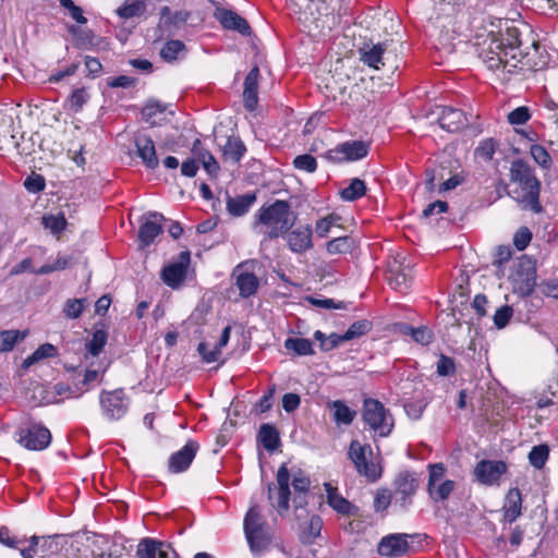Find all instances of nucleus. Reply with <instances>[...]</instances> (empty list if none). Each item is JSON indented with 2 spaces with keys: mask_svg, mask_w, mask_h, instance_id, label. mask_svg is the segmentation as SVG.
<instances>
[{
  "mask_svg": "<svg viewBox=\"0 0 558 558\" xmlns=\"http://www.w3.org/2000/svg\"><path fill=\"white\" fill-rule=\"evenodd\" d=\"M306 301L316 307H323L326 310H345L347 304L342 301H335L332 299H318L314 296H307Z\"/></svg>",
  "mask_w": 558,
  "mask_h": 558,
  "instance_id": "obj_54",
  "label": "nucleus"
},
{
  "mask_svg": "<svg viewBox=\"0 0 558 558\" xmlns=\"http://www.w3.org/2000/svg\"><path fill=\"white\" fill-rule=\"evenodd\" d=\"M327 504L339 514L350 515L355 507L345 499L331 483L324 484Z\"/></svg>",
  "mask_w": 558,
  "mask_h": 558,
  "instance_id": "obj_26",
  "label": "nucleus"
},
{
  "mask_svg": "<svg viewBox=\"0 0 558 558\" xmlns=\"http://www.w3.org/2000/svg\"><path fill=\"white\" fill-rule=\"evenodd\" d=\"M185 52V45L178 39L167 41L160 50V56L163 60L171 62L177 60L180 54Z\"/></svg>",
  "mask_w": 558,
  "mask_h": 558,
  "instance_id": "obj_42",
  "label": "nucleus"
},
{
  "mask_svg": "<svg viewBox=\"0 0 558 558\" xmlns=\"http://www.w3.org/2000/svg\"><path fill=\"white\" fill-rule=\"evenodd\" d=\"M296 214L287 201L263 205L255 214L254 227L270 240L286 235L295 225Z\"/></svg>",
  "mask_w": 558,
  "mask_h": 558,
  "instance_id": "obj_2",
  "label": "nucleus"
},
{
  "mask_svg": "<svg viewBox=\"0 0 558 558\" xmlns=\"http://www.w3.org/2000/svg\"><path fill=\"white\" fill-rule=\"evenodd\" d=\"M255 202L256 195L254 193H247L235 197H228L227 209L230 215L240 217L245 215Z\"/></svg>",
  "mask_w": 558,
  "mask_h": 558,
  "instance_id": "obj_28",
  "label": "nucleus"
},
{
  "mask_svg": "<svg viewBox=\"0 0 558 558\" xmlns=\"http://www.w3.org/2000/svg\"><path fill=\"white\" fill-rule=\"evenodd\" d=\"M498 52H496V57H488L486 59V63L489 69H499L501 65H511L513 68L517 66V61H519V57L521 56L520 50L515 52H510L508 47L502 46V48H497Z\"/></svg>",
  "mask_w": 558,
  "mask_h": 558,
  "instance_id": "obj_31",
  "label": "nucleus"
},
{
  "mask_svg": "<svg viewBox=\"0 0 558 558\" xmlns=\"http://www.w3.org/2000/svg\"><path fill=\"white\" fill-rule=\"evenodd\" d=\"M438 121L440 126L448 132H459L469 124L466 114L462 110L451 107L442 109Z\"/></svg>",
  "mask_w": 558,
  "mask_h": 558,
  "instance_id": "obj_22",
  "label": "nucleus"
},
{
  "mask_svg": "<svg viewBox=\"0 0 558 558\" xmlns=\"http://www.w3.org/2000/svg\"><path fill=\"white\" fill-rule=\"evenodd\" d=\"M43 223L46 229L57 234L65 228L66 220L63 214L49 215L43 218Z\"/></svg>",
  "mask_w": 558,
  "mask_h": 558,
  "instance_id": "obj_50",
  "label": "nucleus"
},
{
  "mask_svg": "<svg viewBox=\"0 0 558 558\" xmlns=\"http://www.w3.org/2000/svg\"><path fill=\"white\" fill-rule=\"evenodd\" d=\"M348 454L360 475L365 476L371 482H375L381 476V468L373 461V450L369 445L352 440Z\"/></svg>",
  "mask_w": 558,
  "mask_h": 558,
  "instance_id": "obj_6",
  "label": "nucleus"
},
{
  "mask_svg": "<svg viewBox=\"0 0 558 558\" xmlns=\"http://www.w3.org/2000/svg\"><path fill=\"white\" fill-rule=\"evenodd\" d=\"M246 147L243 142L238 137H228L222 147V157L225 161L233 165L238 163L244 156Z\"/></svg>",
  "mask_w": 558,
  "mask_h": 558,
  "instance_id": "obj_33",
  "label": "nucleus"
},
{
  "mask_svg": "<svg viewBox=\"0 0 558 558\" xmlns=\"http://www.w3.org/2000/svg\"><path fill=\"white\" fill-rule=\"evenodd\" d=\"M199 445L195 440H189L179 451L169 458V471L171 473L184 472L189 469L194 460Z\"/></svg>",
  "mask_w": 558,
  "mask_h": 558,
  "instance_id": "obj_19",
  "label": "nucleus"
},
{
  "mask_svg": "<svg viewBox=\"0 0 558 558\" xmlns=\"http://www.w3.org/2000/svg\"><path fill=\"white\" fill-rule=\"evenodd\" d=\"M531 118L527 107H518L508 114V121L510 124L519 125L527 122Z\"/></svg>",
  "mask_w": 558,
  "mask_h": 558,
  "instance_id": "obj_58",
  "label": "nucleus"
},
{
  "mask_svg": "<svg viewBox=\"0 0 558 558\" xmlns=\"http://www.w3.org/2000/svg\"><path fill=\"white\" fill-rule=\"evenodd\" d=\"M512 280L515 292L530 295L536 286V262L527 255L520 256Z\"/></svg>",
  "mask_w": 558,
  "mask_h": 558,
  "instance_id": "obj_7",
  "label": "nucleus"
},
{
  "mask_svg": "<svg viewBox=\"0 0 558 558\" xmlns=\"http://www.w3.org/2000/svg\"><path fill=\"white\" fill-rule=\"evenodd\" d=\"M313 230L311 226H300L293 232L295 241H299L301 244H311L312 242Z\"/></svg>",
  "mask_w": 558,
  "mask_h": 558,
  "instance_id": "obj_62",
  "label": "nucleus"
},
{
  "mask_svg": "<svg viewBox=\"0 0 558 558\" xmlns=\"http://www.w3.org/2000/svg\"><path fill=\"white\" fill-rule=\"evenodd\" d=\"M160 15L165 24L173 25L175 27L184 24L190 17V13L187 11L181 10L172 12L169 7L161 8Z\"/></svg>",
  "mask_w": 558,
  "mask_h": 558,
  "instance_id": "obj_44",
  "label": "nucleus"
},
{
  "mask_svg": "<svg viewBox=\"0 0 558 558\" xmlns=\"http://www.w3.org/2000/svg\"><path fill=\"white\" fill-rule=\"evenodd\" d=\"M510 179L519 184L522 191L520 201L525 204V207H530L535 213L541 211V182L535 177L531 166L522 159L513 160L510 167Z\"/></svg>",
  "mask_w": 558,
  "mask_h": 558,
  "instance_id": "obj_3",
  "label": "nucleus"
},
{
  "mask_svg": "<svg viewBox=\"0 0 558 558\" xmlns=\"http://www.w3.org/2000/svg\"><path fill=\"white\" fill-rule=\"evenodd\" d=\"M404 260L403 253L392 251L387 263V280L392 289L400 292H405L411 284L410 268Z\"/></svg>",
  "mask_w": 558,
  "mask_h": 558,
  "instance_id": "obj_8",
  "label": "nucleus"
},
{
  "mask_svg": "<svg viewBox=\"0 0 558 558\" xmlns=\"http://www.w3.org/2000/svg\"><path fill=\"white\" fill-rule=\"evenodd\" d=\"M327 407L332 411V417L337 425H350L356 416V411L341 400L329 401Z\"/></svg>",
  "mask_w": 558,
  "mask_h": 558,
  "instance_id": "obj_29",
  "label": "nucleus"
},
{
  "mask_svg": "<svg viewBox=\"0 0 558 558\" xmlns=\"http://www.w3.org/2000/svg\"><path fill=\"white\" fill-rule=\"evenodd\" d=\"M418 487L417 478L408 472L400 473L396 478V489L393 494V504L402 509H407L411 502L412 497Z\"/></svg>",
  "mask_w": 558,
  "mask_h": 558,
  "instance_id": "obj_16",
  "label": "nucleus"
},
{
  "mask_svg": "<svg viewBox=\"0 0 558 558\" xmlns=\"http://www.w3.org/2000/svg\"><path fill=\"white\" fill-rule=\"evenodd\" d=\"M300 403H301V398L296 393H286L282 397V408L288 413L296 410L299 408Z\"/></svg>",
  "mask_w": 558,
  "mask_h": 558,
  "instance_id": "obj_63",
  "label": "nucleus"
},
{
  "mask_svg": "<svg viewBox=\"0 0 558 558\" xmlns=\"http://www.w3.org/2000/svg\"><path fill=\"white\" fill-rule=\"evenodd\" d=\"M107 342V333L104 330H96L92 339L86 343L87 353L97 356Z\"/></svg>",
  "mask_w": 558,
  "mask_h": 558,
  "instance_id": "obj_47",
  "label": "nucleus"
},
{
  "mask_svg": "<svg viewBox=\"0 0 558 558\" xmlns=\"http://www.w3.org/2000/svg\"><path fill=\"white\" fill-rule=\"evenodd\" d=\"M232 276L242 298H248L256 293L259 282L257 277L246 269V264L238 265Z\"/></svg>",
  "mask_w": 558,
  "mask_h": 558,
  "instance_id": "obj_20",
  "label": "nucleus"
},
{
  "mask_svg": "<svg viewBox=\"0 0 558 558\" xmlns=\"http://www.w3.org/2000/svg\"><path fill=\"white\" fill-rule=\"evenodd\" d=\"M368 150L369 145L363 141H348L327 150L324 158L335 163L355 161L366 157Z\"/></svg>",
  "mask_w": 558,
  "mask_h": 558,
  "instance_id": "obj_11",
  "label": "nucleus"
},
{
  "mask_svg": "<svg viewBox=\"0 0 558 558\" xmlns=\"http://www.w3.org/2000/svg\"><path fill=\"white\" fill-rule=\"evenodd\" d=\"M216 17L227 29L239 32L244 36H248L252 33L247 21L232 10L218 9L216 12Z\"/></svg>",
  "mask_w": 558,
  "mask_h": 558,
  "instance_id": "obj_23",
  "label": "nucleus"
},
{
  "mask_svg": "<svg viewBox=\"0 0 558 558\" xmlns=\"http://www.w3.org/2000/svg\"><path fill=\"white\" fill-rule=\"evenodd\" d=\"M166 218L157 211H149L140 219L138 238L142 244H149L160 235L165 229Z\"/></svg>",
  "mask_w": 558,
  "mask_h": 558,
  "instance_id": "obj_14",
  "label": "nucleus"
},
{
  "mask_svg": "<svg viewBox=\"0 0 558 558\" xmlns=\"http://www.w3.org/2000/svg\"><path fill=\"white\" fill-rule=\"evenodd\" d=\"M366 193V185L364 181L355 178L352 179L349 186L344 187L341 192V198L347 202H353L362 196H364Z\"/></svg>",
  "mask_w": 558,
  "mask_h": 558,
  "instance_id": "obj_41",
  "label": "nucleus"
},
{
  "mask_svg": "<svg viewBox=\"0 0 558 558\" xmlns=\"http://www.w3.org/2000/svg\"><path fill=\"white\" fill-rule=\"evenodd\" d=\"M259 69L254 66L244 80L243 102L248 111H254L258 104Z\"/></svg>",
  "mask_w": 558,
  "mask_h": 558,
  "instance_id": "obj_25",
  "label": "nucleus"
},
{
  "mask_svg": "<svg viewBox=\"0 0 558 558\" xmlns=\"http://www.w3.org/2000/svg\"><path fill=\"white\" fill-rule=\"evenodd\" d=\"M70 33L74 36V46L78 49H93L96 46L95 35L90 29L71 26Z\"/></svg>",
  "mask_w": 558,
  "mask_h": 558,
  "instance_id": "obj_38",
  "label": "nucleus"
},
{
  "mask_svg": "<svg viewBox=\"0 0 558 558\" xmlns=\"http://www.w3.org/2000/svg\"><path fill=\"white\" fill-rule=\"evenodd\" d=\"M17 441L28 450H44L51 442L50 430L39 423H33L17 430Z\"/></svg>",
  "mask_w": 558,
  "mask_h": 558,
  "instance_id": "obj_12",
  "label": "nucleus"
},
{
  "mask_svg": "<svg viewBox=\"0 0 558 558\" xmlns=\"http://www.w3.org/2000/svg\"><path fill=\"white\" fill-rule=\"evenodd\" d=\"M293 166L298 170L313 173L317 169V161L312 155L304 154L294 158Z\"/></svg>",
  "mask_w": 558,
  "mask_h": 558,
  "instance_id": "obj_49",
  "label": "nucleus"
},
{
  "mask_svg": "<svg viewBox=\"0 0 558 558\" xmlns=\"http://www.w3.org/2000/svg\"><path fill=\"white\" fill-rule=\"evenodd\" d=\"M341 228L342 218L337 214H329L316 221L315 232L319 238H327L329 234H333L332 240H330L327 244H336V242L339 241H350L351 243H355L357 241V239L353 238L352 235L337 234L336 230Z\"/></svg>",
  "mask_w": 558,
  "mask_h": 558,
  "instance_id": "obj_17",
  "label": "nucleus"
},
{
  "mask_svg": "<svg viewBox=\"0 0 558 558\" xmlns=\"http://www.w3.org/2000/svg\"><path fill=\"white\" fill-rule=\"evenodd\" d=\"M513 314L512 307L505 305L498 308L494 315V323L498 328H504Z\"/></svg>",
  "mask_w": 558,
  "mask_h": 558,
  "instance_id": "obj_61",
  "label": "nucleus"
},
{
  "mask_svg": "<svg viewBox=\"0 0 558 558\" xmlns=\"http://www.w3.org/2000/svg\"><path fill=\"white\" fill-rule=\"evenodd\" d=\"M190 262V252H181L177 262L163 267L161 272L162 281L172 289L179 288L186 278Z\"/></svg>",
  "mask_w": 558,
  "mask_h": 558,
  "instance_id": "obj_13",
  "label": "nucleus"
},
{
  "mask_svg": "<svg viewBox=\"0 0 558 558\" xmlns=\"http://www.w3.org/2000/svg\"><path fill=\"white\" fill-rule=\"evenodd\" d=\"M158 541L154 538H143L136 549L137 558H157Z\"/></svg>",
  "mask_w": 558,
  "mask_h": 558,
  "instance_id": "obj_46",
  "label": "nucleus"
},
{
  "mask_svg": "<svg viewBox=\"0 0 558 558\" xmlns=\"http://www.w3.org/2000/svg\"><path fill=\"white\" fill-rule=\"evenodd\" d=\"M27 335L28 330H0V353H7L12 351L17 343L25 340Z\"/></svg>",
  "mask_w": 558,
  "mask_h": 558,
  "instance_id": "obj_35",
  "label": "nucleus"
},
{
  "mask_svg": "<svg viewBox=\"0 0 558 558\" xmlns=\"http://www.w3.org/2000/svg\"><path fill=\"white\" fill-rule=\"evenodd\" d=\"M549 457V447L545 444L534 446L529 453V462L532 466L541 470L546 464Z\"/></svg>",
  "mask_w": 558,
  "mask_h": 558,
  "instance_id": "obj_43",
  "label": "nucleus"
},
{
  "mask_svg": "<svg viewBox=\"0 0 558 558\" xmlns=\"http://www.w3.org/2000/svg\"><path fill=\"white\" fill-rule=\"evenodd\" d=\"M522 496L519 488L509 489L505 505L504 517L509 522H514L521 515Z\"/></svg>",
  "mask_w": 558,
  "mask_h": 558,
  "instance_id": "obj_27",
  "label": "nucleus"
},
{
  "mask_svg": "<svg viewBox=\"0 0 558 558\" xmlns=\"http://www.w3.org/2000/svg\"><path fill=\"white\" fill-rule=\"evenodd\" d=\"M362 417L364 423L379 437H387L395 427L392 414L376 399H365Z\"/></svg>",
  "mask_w": 558,
  "mask_h": 558,
  "instance_id": "obj_5",
  "label": "nucleus"
},
{
  "mask_svg": "<svg viewBox=\"0 0 558 558\" xmlns=\"http://www.w3.org/2000/svg\"><path fill=\"white\" fill-rule=\"evenodd\" d=\"M89 100V94L85 87L75 88L70 97L68 98L66 102L69 105L70 110L73 112H80L84 105L87 104Z\"/></svg>",
  "mask_w": 558,
  "mask_h": 558,
  "instance_id": "obj_45",
  "label": "nucleus"
},
{
  "mask_svg": "<svg viewBox=\"0 0 558 558\" xmlns=\"http://www.w3.org/2000/svg\"><path fill=\"white\" fill-rule=\"evenodd\" d=\"M403 336H409L411 339L422 345H428L434 341V332L427 326L413 327L408 324H402L399 327Z\"/></svg>",
  "mask_w": 558,
  "mask_h": 558,
  "instance_id": "obj_30",
  "label": "nucleus"
},
{
  "mask_svg": "<svg viewBox=\"0 0 558 558\" xmlns=\"http://www.w3.org/2000/svg\"><path fill=\"white\" fill-rule=\"evenodd\" d=\"M258 439L263 447L268 451H274L280 445V438L277 429L269 425L263 424L259 428Z\"/></svg>",
  "mask_w": 558,
  "mask_h": 558,
  "instance_id": "obj_37",
  "label": "nucleus"
},
{
  "mask_svg": "<svg viewBox=\"0 0 558 558\" xmlns=\"http://www.w3.org/2000/svg\"><path fill=\"white\" fill-rule=\"evenodd\" d=\"M496 143L493 138L483 141L476 148L475 154L485 160H490L496 151Z\"/></svg>",
  "mask_w": 558,
  "mask_h": 558,
  "instance_id": "obj_59",
  "label": "nucleus"
},
{
  "mask_svg": "<svg viewBox=\"0 0 558 558\" xmlns=\"http://www.w3.org/2000/svg\"><path fill=\"white\" fill-rule=\"evenodd\" d=\"M507 470L508 465L504 461L481 460L474 469V475L481 484L493 486L499 484Z\"/></svg>",
  "mask_w": 558,
  "mask_h": 558,
  "instance_id": "obj_15",
  "label": "nucleus"
},
{
  "mask_svg": "<svg viewBox=\"0 0 558 558\" xmlns=\"http://www.w3.org/2000/svg\"><path fill=\"white\" fill-rule=\"evenodd\" d=\"M135 147L137 156L147 169L155 170L159 166L155 143L149 136L137 135L135 137Z\"/></svg>",
  "mask_w": 558,
  "mask_h": 558,
  "instance_id": "obj_21",
  "label": "nucleus"
},
{
  "mask_svg": "<svg viewBox=\"0 0 558 558\" xmlns=\"http://www.w3.org/2000/svg\"><path fill=\"white\" fill-rule=\"evenodd\" d=\"M193 154L196 161L201 162L204 170L210 175H217L219 172V163L216 158L205 148L202 147L201 142L197 140L193 145Z\"/></svg>",
  "mask_w": 558,
  "mask_h": 558,
  "instance_id": "obj_32",
  "label": "nucleus"
},
{
  "mask_svg": "<svg viewBox=\"0 0 558 558\" xmlns=\"http://www.w3.org/2000/svg\"><path fill=\"white\" fill-rule=\"evenodd\" d=\"M166 108L159 102H149L142 109L143 119L151 125L157 124L156 116L162 114Z\"/></svg>",
  "mask_w": 558,
  "mask_h": 558,
  "instance_id": "obj_51",
  "label": "nucleus"
},
{
  "mask_svg": "<svg viewBox=\"0 0 558 558\" xmlns=\"http://www.w3.org/2000/svg\"><path fill=\"white\" fill-rule=\"evenodd\" d=\"M410 545L404 534H391L383 537L378 544L377 550L380 556L387 558H398L405 555Z\"/></svg>",
  "mask_w": 558,
  "mask_h": 558,
  "instance_id": "obj_18",
  "label": "nucleus"
},
{
  "mask_svg": "<svg viewBox=\"0 0 558 558\" xmlns=\"http://www.w3.org/2000/svg\"><path fill=\"white\" fill-rule=\"evenodd\" d=\"M57 353H58L57 348L53 344L44 343L23 361L22 367L24 369H27L32 365H34L35 363H37L44 359L56 356Z\"/></svg>",
  "mask_w": 558,
  "mask_h": 558,
  "instance_id": "obj_39",
  "label": "nucleus"
},
{
  "mask_svg": "<svg viewBox=\"0 0 558 558\" xmlns=\"http://www.w3.org/2000/svg\"><path fill=\"white\" fill-rule=\"evenodd\" d=\"M371 330V323L367 320H357L353 323L342 335L347 341L359 338Z\"/></svg>",
  "mask_w": 558,
  "mask_h": 558,
  "instance_id": "obj_48",
  "label": "nucleus"
},
{
  "mask_svg": "<svg viewBox=\"0 0 558 558\" xmlns=\"http://www.w3.org/2000/svg\"><path fill=\"white\" fill-rule=\"evenodd\" d=\"M60 5L69 11V14L75 22L80 24H85L87 22V19L83 14V10L72 0H60Z\"/></svg>",
  "mask_w": 558,
  "mask_h": 558,
  "instance_id": "obj_57",
  "label": "nucleus"
},
{
  "mask_svg": "<svg viewBox=\"0 0 558 558\" xmlns=\"http://www.w3.org/2000/svg\"><path fill=\"white\" fill-rule=\"evenodd\" d=\"M543 294L558 299V279H549L539 284Z\"/></svg>",
  "mask_w": 558,
  "mask_h": 558,
  "instance_id": "obj_64",
  "label": "nucleus"
},
{
  "mask_svg": "<svg viewBox=\"0 0 558 558\" xmlns=\"http://www.w3.org/2000/svg\"><path fill=\"white\" fill-rule=\"evenodd\" d=\"M493 44L496 48L508 47L510 52L519 51L521 46L520 33L517 27H507L500 38L493 37Z\"/></svg>",
  "mask_w": 558,
  "mask_h": 558,
  "instance_id": "obj_36",
  "label": "nucleus"
},
{
  "mask_svg": "<svg viewBox=\"0 0 558 558\" xmlns=\"http://www.w3.org/2000/svg\"><path fill=\"white\" fill-rule=\"evenodd\" d=\"M102 415L109 421H118L128 412L129 400L123 389L104 390L99 396Z\"/></svg>",
  "mask_w": 558,
  "mask_h": 558,
  "instance_id": "obj_10",
  "label": "nucleus"
},
{
  "mask_svg": "<svg viewBox=\"0 0 558 558\" xmlns=\"http://www.w3.org/2000/svg\"><path fill=\"white\" fill-rule=\"evenodd\" d=\"M428 494L434 501H444L449 498L456 488V482L445 480L446 468L442 463L428 465Z\"/></svg>",
  "mask_w": 558,
  "mask_h": 558,
  "instance_id": "obj_9",
  "label": "nucleus"
},
{
  "mask_svg": "<svg viewBox=\"0 0 558 558\" xmlns=\"http://www.w3.org/2000/svg\"><path fill=\"white\" fill-rule=\"evenodd\" d=\"M284 348L293 351L296 355H313V342L305 338H288L284 341Z\"/></svg>",
  "mask_w": 558,
  "mask_h": 558,
  "instance_id": "obj_40",
  "label": "nucleus"
},
{
  "mask_svg": "<svg viewBox=\"0 0 558 558\" xmlns=\"http://www.w3.org/2000/svg\"><path fill=\"white\" fill-rule=\"evenodd\" d=\"M530 153L533 159L543 168L548 169L551 165V157L548 151L538 144L531 146Z\"/></svg>",
  "mask_w": 558,
  "mask_h": 558,
  "instance_id": "obj_52",
  "label": "nucleus"
},
{
  "mask_svg": "<svg viewBox=\"0 0 558 558\" xmlns=\"http://www.w3.org/2000/svg\"><path fill=\"white\" fill-rule=\"evenodd\" d=\"M85 308V299L68 300L64 306V314L68 318H78Z\"/></svg>",
  "mask_w": 558,
  "mask_h": 558,
  "instance_id": "obj_53",
  "label": "nucleus"
},
{
  "mask_svg": "<svg viewBox=\"0 0 558 558\" xmlns=\"http://www.w3.org/2000/svg\"><path fill=\"white\" fill-rule=\"evenodd\" d=\"M197 351L206 363L216 362L221 355L220 349L217 345L209 348L207 342H201Z\"/></svg>",
  "mask_w": 558,
  "mask_h": 558,
  "instance_id": "obj_55",
  "label": "nucleus"
},
{
  "mask_svg": "<svg viewBox=\"0 0 558 558\" xmlns=\"http://www.w3.org/2000/svg\"><path fill=\"white\" fill-rule=\"evenodd\" d=\"M71 265L70 257H58L54 263L41 266L36 270L37 275H46L58 270H63Z\"/></svg>",
  "mask_w": 558,
  "mask_h": 558,
  "instance_id": "obj_56",
  "label": "nucleus"
},
{
  "mask_svg": "<svg viewBox=\"0 0 558 558\" xmlns=\"http://www.w3.org/2000/svg\"><path fill=\"white\" fill-rule=\"evenodd\" d=\"M454 372H456L454 361L451 357L441 354L437 362V374L439 376H449V375L454 374Z\"/></svg>",
  "mask_w": 558,
  "mask_h": 558,
  "instance_id": "obj_60",
  "label": "nucleus"
},
{
  "mask_svg": "<svg viewBox=\"0 0 558 558\" xmlns=\"http://www.w3.org/2000/svg\"><path fill=\"white\" fill-rule=\"evenodd\" d=\"M293 487V507L295 511L307 505V493L311 487L310 476L302 470L290 471L286 463L281 464L276 474V483L267 485L268 500L278 515L286 517L290 509L291 489Z\"/></svg>",
  "mask_w": 558,
  "mask_h": 558,
  "instance_id": "obj_1",
  "label": "nucleus"
},
{
  "mask_svg": "<svg viewBox=\"0 0 558 558\" xmlns=\"http://www.w3.org/2000/svg\"><path fill=\"white\" fill-rule=\"evenodd\" d=\"M149 0H124L116 13L123 20L142 16L147 9Z\"/></svg>",
  "mask_w": 558,
  "mask_h": 558,
  "instance_id": "obj_34",
  "label": "nucleus"
},
{
  "mask_svg": "<svg viewBox=\"0 0 558 558\" xmlns=\"http://www.w3.org/2000/svg\"><path fill=\"white\" fill-rule=\"evenodd\" d=\"M387 50L386 43L363 44L359 49L360 60L367 66L379 70L384 66L383 56Z\"/></svg>",
  "mask_w": 558,
  "mask_h": 558,
  "instance_id": "obj_24",
  "label": "nucleus"
},
{
  "mask_svg": "<svg viewBox=\"0 0 558 558\" xmlns=\"http://www.w3.org/2000/svg\"><path fill=\"white\" fill-rule=\"evenodd\" d=\"M244 533L252 551H262L272 539V533L257 505H253L244 518Z\"/></svg>",
  "mask_w": 558,
  "mask_h": 558,
  "instance_id": "obj_4",
  "label": "nucleus"
}]
</instances>
